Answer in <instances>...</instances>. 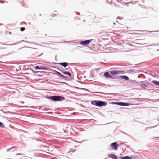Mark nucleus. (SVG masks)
Returning a JSON list of instances; mask_svg holds the SVG:
<instances>
[{"label":"nucleus","mask_w":159,"mask_h":159,"mask_svg":"<svg viewBox=\"0 0 159 159\" xmlns=\"http://www.w3.org/2000/svg\"><path fill=\"white\" fill-rule=\"evenodd\" d=\"M35 69H41V68L39 67L38 66H36L35 68Z\"/></svg>","instance_id":"a211bd4d"},{"label":"nucleus","mask_w":159,"mask_h":159,"mask_svg":"<svg viewBox=\"0 0 159 159\" xmlns=\"http://www.w3.org/2000/svg\"><path fill=\"white\" fill-rule=\"evenodd\" d=\"M111 146L114 150H116L117 149L118 145L116 142H114L111 143Z\"/></svg>","instance_id":"39448f33"},{"label":"nucleus","mask_w":159,"mask_h":159,"mask_svg":"<svg viewBox=\"0 0 159 159\" xmlns=\"http://www.w3.org/2000/svg\"><path fill=\"white\" fill-rule=\"evenodd\" d=\"M91 103L93 105L99 107L105 106L107 104V103L105 102L97 100L92 101L91 102Z\"/></svg>","instance_id":"f257e3e1"},{"label":"nucleus","mask_w":159,"mask_h":159,"mask_svg":"<svg viewBox=\"0 0 159 159\" xmlns=\"http://www.w3.org/2000/svg\"><path fill=\"white\" fill-rule=\"evenodd\" d=\"M25 29V28L24 27H21L20 28V30L21 31H24Z\"/></svg>","instance_id":"f3484780"},{"label":"nucleus","mask_w":159,"mask_h":159,"mask_svg":"<svg viewBox=\"0 0 159 159\" xmlns=\"http://www.w3.org/2000/svg\"><path fill=\"white\" fill-rule=\"evenodd\" d=\"M10 150H12V152H14L15 151L17 150V148L16 147H13L11 148L10 149H8L7 151H8Z\"/></svg>","instance_id":"9b49d317"},{"label":"nucleus","mask_w":159,"mask_h":159,"mask_svg":"<svg viewBox=\"0 0 159 159\" xmlns=\"http://www.w3.org/2000/svg\"><path fill=\"white\" fill-rule=\"evenodd\" d=\"M62 73L65 75V78L71 76V74L70 73L66 72H62Z\"/></svg>","instance_id":"423d86ee"},{"label":"nucleus","mask_w":159,"mask_h":159,"mask_svg":"<svg viewBox=\"0 0 159 159\" xmlns=\"http://www.w3.org/2000/svg\"><path fill=\"white\" fill-rule=\"evenodd\" d=\"M121 77L122 78L125 79V80H128L129 79V78L127 76H121Z\"/></svg>","instance_id":"2eb2a0df"},{"label":"nucleus","mask_w":159,"mask_h":159,"mask_svg":"<svg viewBox=\"0 0 159 159\" xmlns=\"http://www.w3.org/2000/svg\"><path fill=\"white\" fill-rule=\"evenodd\" d=\"M141 87L143 88H145L146 87V86L144 84H142L141 85Z\"/></svg>","instance_id":"6ab92c4d"},{"label":"nucleus","mask_w":159,"mask_h":159,"mask_svg":"<svg viewBox=\"0 0 159 159\" xmlns=\"http://www.w3.org/2000/svg\"><path fill=\"white\" fill-rule=\"evenodd\" d=\"M119 105L123 106H127L129 105V104L127 103H124L123 102H118L116 103Z\"/></svg>","instance_id":"6e6552de"},{"label":"nucleus","mask_w":159,"mask_h":159,"mask_svg":"<svg viewBox=\"0 0 159 159\" xmlns=\"http://www.w3.org/2000/svg\"><path fill=\"white\" fill-rule=\"evenodd\" d=\"M121 159H132L131 158L128 156H125L121 158Z\"/></svg>","instance_id":"4468645a"},{"label":"nucleus","mask_w":159,"mask_h":159,"mask_svg":"<svg viewBox=\"0 0 159 159\" xmlns=\"http://www.w3.org/2000/svg\"><path fill=\"white\" fill-rule=\"evenodd\" d=\"M11 32H10V34H11Z\"/></svg>","instance_id":"412c9836"},{"label":"nucleus","mask_w":159,"mask_h":159,"mask_svg":"<svg viewBox=\"0 0 159 159\" xmlns=\"http://www.w3.org/2000/svg\"><path fill=\"white\" fill-rule=\"evenodd\" d=\"M0 127H1L4 128L5 127V126H4V124L3 123L0 122Z\"/></svg>","instance_id":"dca6fc26"},{"label":"nucleus","mask_w":159,"mask_h":159,"mask_svg":"<svg viewBox=\"0 0 159 159\" xmlns=\"http://www.w3.org/2000/svg\"><path fill=\"white\" fill-rule=\"evenodd\" d=\"M17 155H20V154H17Z\"/></svg>","instance_id":"aec40b11"},{"label":"nucleus","mask_w":159,"mask_h":159,"mask_svg":"<svg viewBox=\"0 0 159 159\" xmlns=\"http://www.w3.org/2000/svg\"><path fill=\"white\" fill-rule=\"evenodd\" d=\"M153 83L156 85L159 86V81H152Z\"/></svg>","instance_id":"f8f14e48"},{"label":"nucleus","mask_w":159,"mask_h":159,"mask_svg":"<svg viewBox=\"0 0 159 159\" xmlns=\"http://www.w3.org/2000/svg\"><path fill=\"white\" fill-rule=\"evenodd\" d=\"M48 98L55 101H61L64 100L65 99L64 97L57 96L49 97Z\"/></svg>","instance_id":"f03ea898"},{"label":"nucleus","mask_w":159,"mask_h":159,"mask_svg":"<svg viewBox=\"0 0 159 159\" xmlns=\"http://www.w3.org/2000/svg\"><path fill=\"white\" fill-rule=\"evenodd\" d=\"M110 72L112 75H114L116 74H122L125 73V71H120V70H114L111 71Z\"/></svg>","instance_id":"7ed1b4c3"},{"label":"nucleus","mask_w":159,"mask_h":159,"mask_svg":"<svg viewBox=\"0 0 159 159\" xmlns=\"http://www.w3.org/2000/svg\"><path fill=\"white\" fill-rule=\"evenodd\" d=\"M57 74L58 75H60V76L62 77L63 79H65V76L63 75L59 72H57Z\"/></svg>","instance_id":"ddd939ff"},{"label":"nucleus","mask_w":159,"mask_h":159,"mask_svg":"<svg viewBox=\"0 0 159 159\" xmlns=\"http://www.w3.org/2000/svg\"><path fill=\"white\" fill-rule=\"evenodd\" d=\"M59 64L61 66H63L64 67H66L68 65V63L66 62L60 63Z\"/></svg>","instance_id":"9d476101"},{"label":"nucleus","mask_w":159,"mask_h":159,"mask_svg":"<svg viewBox=\"0 0 159 159\" xmlns=\"http://www.w3.org/2000/svg\"><path fill=\"white\" fill-rule=\"evenodd\" d=\"M109 157L113 159H117V157L114 154H110Z\"/></svg>","instance_id":"1a4fd4ad"},{"label":"nucleus","mask_w":159,"mask_h":159,"mask_svg":"<svg viewBox=\"0 0 159 159\" xmlns=\"http://www.w3.org/2000/svg\"><path fill=\"white\" fill-rule=\"evenodd\" d=\"M92 40V39L82 41L80 42V44L82 45L86 46L88 45Z\"/></svg>","instance_id":"20e7f679"},{"label":"nucleus","mask_w":159,"mask_h":159,"mask_svg":"<svg viewBox=\"0 0 159 159\" xmlns=\"http://www.w3.org/2000/svg\"><path fill=\"white\" fill-rule=\"evenodd\" d=\"M104 76L106 77V78H111L112 77L107 72H106L104 74Z\"/></svg>","instance_id":"0eeeda50"}]
</instances>
